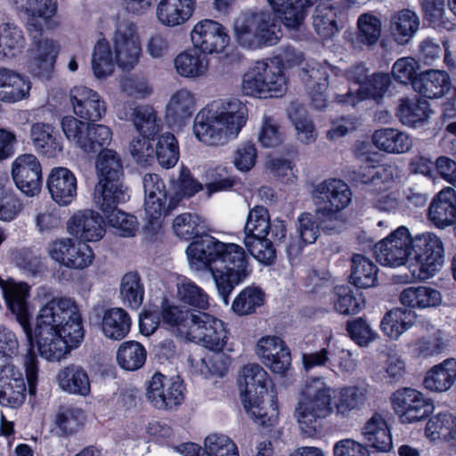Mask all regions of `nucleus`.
<instances>
[{
	"mask_svg": "<svg viewBox=\"0 0 456 456\" xmlns=\"http://www.w3.org/2000/svg\"><path fill=\"white\" fill-rule=\"evenodd\" d=\"M412 238L408 228L400 226L374 247L377 260L383 265H404L412 255Z\"/></svg>",
	"mask_w": 456,
	"mask_h": 456,
	"instance_id": "4468645a",
	"label": "nucleus"
},
{
	"mask_svg": "<svg viewBox=\"0 0 456 456\" xmlns=\"http://www.w3.org/2000/svg\"><path fill=\"white\" fill-rule=\"evenodd\" d=\"M0 288L9 309L15 314L29 342V349L24 356V367L29 392L34 393L37 381L38 367L37 357L33 352L32 333L29 326V313L27 303L30 287L27 283L22 282L6 283L0 278Z\"/></svg>",
	"mask_w": 456,
	"mask_h": 456,
	"instance_id": "6e6552de",
	"label": "nucleus"
},
{
	"mask_svg": "<svg viewBox=\"0 0 456 456\" xmlns=\"http://www.w3.org/2000/svg\"><path fill=\"white\" fill-rule=\"evenodd\" d=\"M46 185L53 200L61 206H68L77 195V179L66 167L53 168Z\"/></svg>",
	"mask_w": 456,
	"mask_h": 456,
	"instance_id": "bb28decb",
	"label": "nucleus"
},
{
	"mask_svg": "<svg viewBox=\"0 0 456 456\" xmlns=\"http://www.w3.org/2000/svg\"><path fill=\"white\" fill-rule=\"evenodd\" d=\"M131 325V318L123 308H110L103 313L102 331L110 339H123L129 333Z\"/></svg>",
	"mask_w": 456,
	"mask_h": 456,
	"instance_id": "37998d69",
	"label": "nucleus"
},
{
	"mask_svg": "<svg viewBox=\"0 0 456 456\" xmlns=\"http://www.w3.org/2000/svg\"><path fill=\"white\" fill-rule=\"evenodd\" d=\"M131 119L142 136L152 138L160 130V119L155 110L148 106H137L133 110Z\"/></svg>",
	"mask_w": 456,
	"mask_h": 456,
	"instance_id": "bf43d9fd",
	"label": "nucleus"
},
{
	"mask_svg": "<svg viewBox=\"0 0 456 456\" xmlns=\"http://www.w3.org/2000/svg\"><path fill=\"white\" fill-rule=\"evenodd\" d=\"M241 88L244 94L259 98L282 94L286 89L282 64L275 58L256 61L244 74Z\"/></svg>",
	"mask_w": 456,
	"mask_h": 456,
	"instance_id": "1a4fd4ad",
	"label": "nucleus"
},
{
	"mask_svg": "<svg viewBox=\"0 0 456 456\" xmlns=\"http://www.w3.org/2000/svg\"><path fill=\"white\" fill-rule=\"evenodd\" d=\"M315 0H284L282 4L276 5L267 0L273 11L279 16L283 25L291 30H299L306 16V8L314 4Z\"/></svg>",
	"mask_w": 456,
	"mask_h": 456,
	"instance_id": "e433bc0d",
	"label": "nucleus"
},
{
	"mask_svg": "<svg viewBox=\"0 0 456 456\" xmlns=\"http://www.w3.org/2000/svg\"><path fill=\"white\" fill-rule=\"evenodd\" d=\"M35 337L40 355L50 362L66 357L84 338L81 315L75 300L56 297L39 309Z\"/></svg>",
	"mask_w": 456,
	"mask_h": 456,
	"instance_id": "7ed1b4c3",
	"label": "nucleus"
},
{
	"mask_svg": "<svg viewBox=\"0 0 456 456\" xmlns=\"http://www.w3.org/2000/svg\"><path fill=\"white\" fill-rule=\"evenodd\" d=\"M183 390L178 376L167 378L161 373H155L149 382L146 396L155 408L173 410L183 402Z\"/></svg>",
	"mask_w": 456,
	"mask_h": 456,
	"instance_id": "2eb2a0df",
	"label": "nucleus"
},
{
	"mask_svg": "<svg viewBox=\"0 0 456 456\" xmlns=\"http://www.w3.org/2000/svg\"><path fill=\"white\" fill-rule=\"evenodd\" d=\"M368 390L363 386L340 387L333 405V389L322 379L307 381L302 388L294 410V417L301 432L314 436L321 428V419L335 412L339 419H347L361 410L367 401Z\"/></svg>",
	"mask_w": 456,
	"mask_h": 456,
	"instance_id": "f257e3e1",
	"label": "nucleus"
},
{
	"mask_svg": "<svg viewBox=\"0 0 456 456\" xmlns=\"http://www.w3.org/2000/svg\"><path fill=\"white\" fill-rule=\"evenodd\" d=\"M176 72L186 78H200L208 74L209 61L195 47L180 53L174 60Z\"/></svg>",
	"mask_w": 456,
	"mask_h": 456,
	"instance_id": "f704fd0d",
	"label": "nucleus"
},
{
	"mask_svg": "<svg viewBox=\"0 0 456 456\" xmlns=\"http://www.w3.org/2000/svg\"><path fill=\"white\" fill-rule=\"evenodd\" d=\"M205 228V219L197 214H181L175 218L173 223V229L175 234L184 240H189L198 236Z\"/></svg>",
	"mask_w": 456,
	"mask_h": 456,
	"instance_id": "680f3d73",
	"label": "nucleus"
},
{
	"mask_svg": "<svg viewBox=\"0 0 456 456\" xmlns=\"http://www.w3.org/2000/svg\"><path fill=\"white\" fill-rule=\"evenodd\" d=\"M428 220L437 228L444 229L454 224L456 217V191L447 187L432 200L428 214Z\"/></svg>",
	"mask_w": 456,
	"mask_h": 456,
	"instance_id": "cd10ccee",
	"label": "nucleus"
},
{
	"mask_svg": "<svg viewBox=\"0 0 456 456\" xmlns=\"http://www.w3.org/2000/svg\"><path fill=\"white\" fill-rule=\"evenodd\" d=\"M201 456H239L236 444L227 436L211 434L204 440Z\"/></svg>",
	"mask_w": 456,
	"mask_h": 456,
	"instance_id": "69168bd1",
	"label": "nucleus"
},
{
	"mask_svg": "<svg viewBox=\"0 0 456 456\" xmlns=\"http://www.w3.org/2000/svg\"><path fill=\"white\" fill-rule=\"evenodd\" d=\"M156 158L162 167L171 168L179 159L178 142L174 134L160 135L156 145Z\"/></svg>",
	"mask_w": 456,
	"mask_h": 456,
	"instance_id": "0e129e2a",
	"label": "nucleus"
},
{
	"mask_svg": "<svg viewBox=\"0 0 456 456\" xmlns=\"http://www.w3.org/2000/svg\"><path fill=\"white\" fill-rule=\"evenodd\" d=\"M195 0H160L157 5V17L165 26L183 24L194 12Z\"/></svg>",
	"mask_w": 456,
	"mask_h": 456,
	"instance_id": "c756f323",
	"label": "nucleus"
},
{
	"mask_svg": "<svg viewBox=\"0 0 456 456\" xmlns=\"http://www.w3.org/2000/svg\"><path fill=\"white\" fill-rule=\"evenodd\" d=\"M31 89L30 80L7 68H0V102L15 103L29 95Z\"/></svg>",
	"mask_w": 456,
	"mask_h": 456,
	"instance_id": "c85d7f7f",
	"label": "nucleus"
},
{
	"mask_svg": "<svg viewBox=\"0 0 456 456\" xmlns=\"http://www.w3.org/2000/svg\"><path fill=\"white\" fill-rule=\"evenodd\" d=\"M395 167L387 165L360 167L356 180L368 186L374 207L380 211L395 213L400 208L398 199L394 193L383 192L391 188L394 183Z\"/></svg>",
	"mask_w": 456,
	"mask_h": 456,
	"instance_id": "9d476101",
	"label": "nucleus"
},
{
	"mask_svg": "<svg viewBox=\"0 0 456 456\" xmlns=\"http://www.w3.org/2000/svg\"><path fill=\"white\" fill-rule=\"evenodd\" d=\"M456 381V360L448 358L433 366L426 374L425 387L434 392L448 391Z\"/></svg>",
	"mask_w": 456,
	"mask_h": 456,
	"instance_id": "58836bf2",
	"label": "nucleus"
},
{
	"mask_svg": "<svg viewBox=\"0 0 456 456\" xmlns=\"http://www.w3.org/2000/svg\"><path fill=\"white\" fill-rule=\"evenodd\" d=\"M397 115L408 126L422 125L429 117V104L426 100L401 99Z\"/></svg>",
	"mask_w": 456,
	"mask_h": 456,
	"instance_id": "603ef678",
	"label": "nucleus"
},
{
	"mask_svg": "<svg viewBox=\"0 0 456 456\" xmlns=\"http://www.w3.org/2000/svg\"><path fill=\"white\" fill-rule=\"evenodd\" d=\"M268 374L256 363L245 365L239 380L241 401L246 412L258 425L270 427L278 419V404L272 397L268 407L263 397L267 393Z\"/></svg>",
	"mask_w": 456,
	"mask_h": 456,
	"instance_id": "423d86ee",
	"label": "nucleus"
},
{
	"mask_svg": "<svg viewBox=\"0 0 456 456\" xmlns=\"http://www.w3.org/2000/svg\"><path fill=\"white\" fill-rule=\"evenodd\" d=\"M256 353L263 363L275 373L284 374L290 366L289 350L279 337L261 338L256 346Z\"/></svg>",
	"mask_w": 456,
	"mask_h": 456,
	"instance_id": "412c9836",
	"label": "nucleus"
},
{
	"mask_svg": "<svg viewBox=\"0 0 456 456\" xmlns=\"http://www.w3.org/2000/svg\"><path fill=\"white\" fill-rule=\"evenodd\" d=\"M147 352L144 346L134 340L123 342L117 351L118 365L126 370H137L146 361Z\"/></svg>",
	"mask_w": 456,
	"mask_h": 456,
	"instance_id": "5fc2aeb1",
	"label": "nucleus"
},
{
	"mask_svg": "<svg viewBox=\"0 0 456 456\" xmlns=\"http://www.w3.org/2000/svg\"><path fill=\"white\" fill-rule=\"evenodd\" d=\"M372 142L380 151L390 154H403L408 152L412 147L411 137L395 128L376 130L372 135Z\"/></svg>",
	"mask_w": 456,
	"mask_h": 456,
	"instance_id": "c9c22d12",
	"label": "nucleus"
},
{
	"mask_svg": "<svg viewBox=\"0 0 456 456\" xmlns=\"http://www.w3.org/2000/svg\"><path fill=\"white\" fill-rule=\"evenodd\" d=\"M61 129L72 144L86 153L105 151L112 141L111 129L102 124H89L72 116L61 119Z\"/></svg>",
	"mask_w": 456,
	"mask_h": 456,
	"instance_id": "9b49d317",
	"label": "nucleus"
},
{
	"mask_svg": "<svg viewBox=\"0 0 456 456\" xmlns=\"http://www.w3.org/2000/svg\"><path fill=\"white\" fill-rule=\"evenodd\" d=\"M265 294L257 287L242 289L232 302V309L240 315L250 314L264 304Z\"/></svg>",
	"mask_w": 456,
	"mask_h": 456,
	"instance_id": "e2e57ef3",
	"label": "nucleus"
},
{
	"mask_svg": "<svg viewBox=\"0 0 456 456\" xmlns=\"http://www.w3.org/2000/svg\"><path fill=\"white\" fill-rule=\"evenodd\" d=\"M362 436L367 444L379 452H389L392 448V437L383 415L374 413L364 423Z\"/></svg>",
	"mask_w": 456,
	"mask_h": 456,
	"instance_id": "2f4dec72",
	"label": "nucleus"
},
{
	"mask_svg": "<svg viewBox=\"0 0 456 456\" xmlns=\"http://www.w3.org/2000/svg\"><path fill=\"white\" fill-rule=\"evenodd\" d=\"M142 55L141 37L138 26L131 20H116L110 37L99 40L92 56V69L97 78L110 76L115 64L119 69L130 71L138 64Z\"/></svg>",
	"mask_w": 456,
	"mask_h": 456,
	"instance_id": "20e7f679",
	"label": "nucleus"
},
{
	"mask_svg": "<svg viewBox=\"0 0 456 456\" xmlns=\"http://www.w3.org/2000/svg\"><path fill=\"white\" fill-rule=\"evenodd\" d=\"M288 116L296 130L297 139L299 142L305 144L315 142L317 133L314 125L301 104L291 102L288 109Z\"/></svg>",
	"mask_w": 456,
	"mask_h": 456,
	"instance_id": "de8ad7c7",
	"label": "nucleus"
},
{
	"mask_svg": "<svg viewBox=\"0 0 456 456\" xmlns=\"http://www.w3.org/2000/svg\"><path fill=\"white\" fill-rule=\"evenodd\" d=\"M312 198L315 213L331 220L350 204L352 192L344 181L330 178L314 188Z\"/></svg>",
	"mask_w": 456,
	"mask_h": 456,
	"instance_id": "f8f14e48",
	"label": "nucleus"
},
{
	"mask_svg": "<svg viewBox=\"0 0 456 456\" xmlns=\"http://www.w3.org/2000/svg\"><path fill=\"white\" fill-rule=\"evenodd\" d=\"M456 432V417L449 412L437 414L428 421L425 433L432 441L443 439L452 441Z\"/></svg>",
	"mask_w": 456,
	"mask_h": 456,
	"instance_id": "4d7b16f0",
	"label": "nucleus"
},
{
	"mask_svg": "<svg viewBox=\"0 0 456 456\" xmlns=\"http://www.w3.org/2000/svg\"><path fill=\"white\" fill-rule=\"evenodd\" d=\"M47 252L53 260L74 270L87 268L94 258V252L87 244L75 242L69 238L58 239L50 242Z\"/></svg>",
	"mask_w": 456,
	"mask_h": 456,
	"instance_id": "dca6fc26",
	"label": "nucleus"
},
{
	"mask_svg": "<svg viewBox=\"0 0 456 456\" xmlns=\"http://www.w3.org/2000/svg\"><path fill=\"white\" fill-rule=\"evenodd\" d=\"M85 420V412L80 408L61 406L54 414L52 432L58 436H70L83 427Z\"/></svg>",
	"mask_w": 456,
	"mask_h": 456,
	"instance_id": "79ce46f5",
	"label": "nucleus"
},
{
	"mask_svg": "<svg viewBox=\"0 0 456 456\" xmlns=\"http://www.w3.org/2000/svg\"><path fill=\"white\" fill-rule=\"evenodd\" d=\"M332 301L335 310L345 315L356 314L364 307L362 295L348 286L336 287Z\"/></svg>",
	"mask_w": 456,
	"mask_h": 456,
	"instance_id": "13d9d810",
	"label": "nucleus"
},
{
	"mask_svg": "<svg viewBox=\"0 0 456 456\" xmlns=\"http://www.w3.org/2000/svg\"><path fill=\"white\" fill-rule=\"evenodd\" d=\"M329 67L314 61L307 62L306 68H303L302 79L308 90L311 105L317 110H322L327 106L324 93L329 86Z\"/></svg>",
	"mask_w": 456,
	"mask_h": 456,
	"instance_id": "393cba45",
	"label": "nucleus"
},
{
	"mask_svg": "<svg viewBox=\"0 0 456 456\" xmlns=\"http://www.w3.org/2000/svg\"><path fill=\"white\" fill-rule=\"evenodd\" d=\"M392 407L402 422L413 423L427 418L433 405L424 395L411 387L397 389L391 397Z\"/></svg>",
	"mask_w": 456,
	"mask_h": 456,
	"instance_id": "f3484780",
	"label": "nucleus"
},
{
	"mask_svg": "<svg viewBox=\"0 0 456 456\" xmlns=\"http://www.w3.org/2000/svg\"><path fill=\"white\" fill-rule=\"evenodd\" d=\"M400 302L411 308H429L438 306L442 303L439 290L427 286L408 287L400 294Z\"/></svg>",
	"mask_w": 456,
	"mask_h": 456,
	"instance_id": "c03bdc74",
	"label": "nucleus"
},
{
	"mask_svg": "<svg viewBox=\"0 0 456 456\" xmlns=\"http://www.w3.org/2000/svg\"><path fill=\"white\" fill-rule=\"evenodd\" d=\"M390 85L389 77L386 74H374L365 86L349 88L346 93H335V101L338 103L355 106L358 102L372 98L378 100L383 96Z\"/></svg>",
	"mask_w": 456,
	"mask_h": 456,
	"instance_id": "a878e982",
	"label": "nucleus"
},
{
	"mask_svg": "<svg viewBox=\"0 0 456 456\" xmlns=\"http://www.w3.org/2000/svg\"><path fill=\"white\" fill-rule=\"evenodd\" d=\"M26 384L21 371L12 364L0 367V404L18 408L26 399Z\"/></svg>",
	"mask_w": 456,
	"mask_h": 456,
	"instance_id": "4be33fe9",
	"label": "nucleus"
},
{
	"mask_svg": "<svg viewBox=\"0 0 456 456\" xmlns=\"http://www.w3.org/2000/svg\"><path fill=\"white\" fill-rule=\"evenodd\" d=\"M243 242L249 254L258 262L271 265L274 261L276 252L270 239L245 236Z\"/></svg>",
	"mask_w": 456,
	"mask_h": 456,
	"instance_id": "338daca9",
	"label": "nucleus"
},
{
	"mask_svg": "<svg viewBox=\"0 0 456 456\" xmlns=\"http://www.w3.org/2000/svg\"><path fill=\"white\" fill-rule=\"evenodd\" d=\"M69 98L74 113L82 119L95 122L106 113V104L102 96L85 86L71 88Z\"/></svg>",
	"mask_w": 456,
	"mask_h": 456,
	"instance_id": "aec40b11",
	"label": "nucleus"
},
{
	"mask_svg": "<svg viewBox=\"0 0 456 456\" xmlns=\"http://www.w3.org/2000/svg\"><path fill=\"white\" fill-rule=\"evenodd\" d=\"M358 30L352 38V46L362 49L364 46L375 45L381 35V21L377 17L365 13L359 17Z\"/></svg>",
	"mask_w": 456,
	"mask_h": 456,
	"instance_id": "3c124183",
	"label": "nucleus"
},
{
	"mask_svg": "<svg viewBox=\"0 0 456 456\" xmlns=\"http://www.w3.org/2000/svg\"><path fill=\"white\" fill-rule=\"evenodd\" d=\"M12 176L17 188L27 196L39 193L42 187V169L33 154L18 156L12 165Z\"/></svg>",
	"mask_w": 456,
	"mask_h": 456,
	"instance_id": "6ab92c4d",
	"label": "nucleus"
},
{
	"mask_svg": "<svg viewBox=\"0 0 456 456\" xmlns=\"http://www.w3.org/2000/svg\"><path fill=\"white\" fill-rule=\"evenodd\" d=\"M414 322V315L411 311L395 308L382 319L380 328L384 334L391 339H397Z\"/></svg>",
	"mask_w": 456,
	"mask_h": 456,
	"instance_id": "864d4df0",
	"label": "nucleus"
},
{
	"mask_svg": "<svg viewBox=\"0 0 456 456\" xmlns=\"http://www.w3.org/2000/svg\"><path fill=\"white\" fill-rule=\"evenodd\" d=\"M59 387L69 394L86 396L91 386L87 372L78 365L70 364L61 369L56 376Z\"/></svg>",
	"mask_w": 456,
	"mask_h": 456,
	"instance_id": "72a5a7b5",
	"label": "nucleus"
},
{
	"mask_svg": "<svg viewBox=\"0 0 456 456\" xmlns=\"http://www.w3.org/2000/svg\"><path fill=\"white\" fill-rule=\"evenodd\" d=\"M186 254L192 269L210 271L218 294L225 305L229 304V296L235 286L251 273L248 256L242 247L224 243L210 235H204L191 242Z\"/></svg>",
	"mask_w": 456,
	"mask_h": 456,
	"instance_id": "f03ea898",
	"label": "nucleus"
},
{
	"mask_svg": "<svg viewBox=\"0 0 456 456\" xmlns=\"http://www.w3.org/2000/svg\"><path fill=\"white\" fill-rule=\"evenodd\" d=\"M194 112V97L187 89L177 90L167 105V118L174 124H180Z\"/></svg>",
	"mask_w": 456,
	"mask_h": 456,
	"instance_id": "09e8293b",
	"label": "nucleus"
},
{
	"mask_svg": "<svg viewBox=\"0 0 456 456\" xmlns=\"http://www.w3.org/2000/svg\"><path fill=\"white\" fill-rule=\"evenodd\" d=\"M26 39L22 29L12 21L0 23V60H12L24 49Z\"/></svg>",
	"mask_w": 456,
	"mask_h": 456,
	"instance_id": "4c0bfd02",
	"label": "nucleus"
},
{
	"mask_svg": "<svg viewBox=\"0 0 456 456\" xmlns=\"http://www.w3.org/2000/svg\"><path fill=\"white\" fill-rule=\"evenodd\" d=\"M29 135L34 148L40 154L53 158L62 151V145L54 135V128L50 124L34 123Z\"/></svg>",
	"mask_w": 456,
	"mask_h": 456,
	"instance_id": "a19ab883",
	"label": "nucleus"
},
{
	"mask_svg": "<svg viewBox=\"0 0 456 456\" xmlns=\"http://www.w3.org/2000/svg\"><path fill=\"white\" fill-rule=\"evenodd\" d=\"M336 9L330 4H319L313 14V27L322 38H330L338 32Z\"/></svg>",
	"mask_w": 456,
	"mask_h": 456,
	"instance_id": "052dcab7",
	"label": "nucleus"
},
{
	"mask_svg": "<svg viewBox=\"0 0 456 456\" xmlns=\"http://www.w3.org/2000/svg\"><path fill=\"white\" fill-rule=\"evenodd\" d=\"M270 221L267 209L264 207L252 208L244 227L245 236L256 238L267 237Z\"/></svg>",
	"mask_w": 456,
	"mask_h": 456,
	"instance_id": "774afa93",
	"label": "nucleus"
},
{
	"mask_svg": "<svg viewBox=\"0 0 456 456\" xmlns=\"http://www.w3.org/2000/svg\"><path fill=\"white\" fill-rule=\"evenodd\" d=\"M419 28V18L409 9L395 13L390 20V32L398 45L408 44Z\"/></svg>",
	"mask_w": 456,
	"mask_h": 456,
	"instance_id": "ea45409f",
	"label": "nucleus"
},
{
	"mask_svg": "<svg viewBox=\"0 0 456 456\" xmlns=\"http://www.w3.org/2000/svg\"><path fill=\"white\" fill-rule=\"evenodd\" d=\"M38 34H31L33 48L30 50L29 70L38 77L48 79L53 70V65L58 54V45L49 38L37 40Z\"/></svg>",
	"mask_w": 456,
	"mask_h": 456,
	"instance_id": "b1692460",
	"label": "nucleus"
},
{
	"mask_svg": "<svg viewBox=\"0 0 456 456\" xmlns=\"http://www.w3.org/2000/svg\"><path fill=\"white\" fill-rule=\"evenodd\" d=\"M379 268L370 258L354 254L352 256L351 281L352 283L362 289L371 288L377 284Z\"/></svg>",
	"mask_w": 456,
	"mask_h": 456,
	"instance_id": "a18cd8bd",
	"label": "nucleus"
},
{
	"mask_svg": "<svg viewBox=\"0 0 456 456\" xmlns=\"http://www.w3.org/2000/svg\"><path fill=\"white\" fill-rule=\"evenodd\" d=\"M233 34L240 46L250 50L275 45L281 38L273 13L263 10L240 13L234 20Z\"/></svg>",
	"mask_w": 456,
	"mask_h": 456,
	"instance_id": "0eeeda50",
	"label": "nucleus"
},
{
	"mask_svg": "<svg viewBox=\"0 0 456 456\" xmlns=\"http://www.w3.org/2000/svg\"><path fill=\"white\" fill-rule=\"evenodd\" d=\"M411 256L419 268V277H433L444 264V245L441 239L432 232H424L412 238Z\"/></svg>",
	"mask_w": 456,
	"mask_h": 456,
	"instance_id": "ddd939ff",
	"label": "nucleus"
},
{
	"mask_svg": "<svg viewBox=\"0 0 456 456\" xmlns=\"http://www.w3.org/2000/svg\"><path fill=\"white\" fill-rule=\"evenodd\" d=\"M193 46L205 54L221 53L230 43L226 28L210 19L197 22L191 31Z\"/></svg>",
	"mask_w": 456,
	"mask_h": 456,
	"instance_id": "a211bd4d",
	"label": "nucleus"
},
{
	"mask_svg": "<svg viewBox=\"0 0 456 456\" xmlns=\"http://www.w3.org/2000/svg\"><path fill=\"white\" fill-rule=\"evenodd\" d=\"M128 196L120 183L97 182L94 190V203L106 216L118 209V205L126 202Z\"/></svg>",
	"mask_w": 456,
	"mask_h": 456,
	"instance_id": "473e14b6",
	"label": "nucleus"
},
{
	"mask_svg": "<svg viewBox=\"0 0 456 456\" xmlns=\"http://www.w3.org/2000/svg\"><path fill=\"white\" fill-rule=\"evenodd\" d=\"M176 296L180 302L200 310H207L209 297L205 290L187 277H181L176 283Z\"/></svg>",
	"mask_w": 456,
	"mask_h": 456,
	"instance_id": "8fccbe9b",
	"label": "nucleus"
},
{
	"mask_svg": "<svg viewBox=\"0 0 456 456\" xmlns=\"http://www.w3.org/2000/svg\"><path fill=\"white\" fill-rule=\"evenodd\" d=\"M98 182L119 183L123 175V165L119 155L113 150L102 151L95 161Z\"/></svg>",
	"mask_w": 456,
	"mask_h": 456,
	"instance_id": "49530a36",
	"label": "nucleus"
},
{
	"mask_svg": "<svg viewBox=\"0 0 456 456\" xmlns=\"http://www.w3.org/2000/svg\"><path fill=\"white\" fill-rule=\"evenodd\" d=\"M451 87L449 75L443 70L430 69L422 72L414 81L413 88L428 99L444 96Z\"/></svg>",
	"mask_w": 456,
	"mask_h": 456,
	"instance_id": "7c9ffc66",
	"label": "nucleus"
},
{
	"mask_svg": "<svg viewBox=\"0 0 456 456\" xmlns=\"http://www.w3.org/2000/svg\"><path fill=\"white\" fill-rule=\"evenodd\" d=\"M119 294L123 303L137 309L144 297V287L137 272H128L121 279Z\"/></svg>",
	"mask_w": 456,
	"mask_h": 456,
	"instance_id": "6e6d98bb",
	"label": "nucleus"
},
{
	"mask_svg": "<svg viewBox=\"0 0 456 456\" xmlns=\"http://www.w3.org/2000/svg\"><path fill=\"white\" fill-rule=\"evenodd\" d=\"M68 232L85 241H98L105 234L103 217L92 209L79 210L69 219Z\"/></svg>",
	"mask_w": 456,
	"mask_h": 456,
	"instance_id": "5701e85b",
	"label": "nucleus"
},
{
	"mask_svg": "<svg viewBox=\"0 0 456 456\" xmlns=\"http://www.w3.org/2000/svg\"><path fill=\"white\" fill-rule=\"evenodd\" d=\"M247 120L246 105L238 99H231L217 110H201L194 118L193 134L207 145H224L238 136Z\"/></svg>",
	"mask_w": 456,
	"mask_h": 456,
	"instance_id": "39448f33",
	"label": "nucleus"
}]
</instances>
